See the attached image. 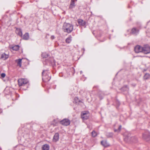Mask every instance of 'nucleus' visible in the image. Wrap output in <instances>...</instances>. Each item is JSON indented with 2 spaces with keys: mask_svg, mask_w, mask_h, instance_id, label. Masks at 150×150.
Returning <instances> with one entry per match:
<instances>
[{
  "mask_svg": "<svg viewBox=\"0 0 150 150\" xmlns=\"http://www.w3.org/2000/svg\"><path fill=\"white\" fill-rule=\"evenodd\" d=\"M121 128H122L121 125H120V126H119L118 129L119 130V132H120V130L121 129Z\"/></svg>",
  "mask_w": 150,
  "mask_h": 150,
  "instance_id": "obj_31",
  "label": "nucleus"
},
{
  "mask_svg": "<svg viewBox=\"0 0 150 150\" xmlns=\"http://www.w3.org/2000/svg\"><path fill=\"white\" fill-rule=\"evenodd\" d=\"M16 33L20 37H22V33L21 29L20 28H16Z\"/></svg>",
  "mask_w": 150,
  "mask_h": 150,
  "instance_id": "obj_16",
  "label": "nucleus"
},
{
  "mask_svg": "<svg viewBox=\"0 0 150 150\" xmlns=\"http://www.w3.org/2000/svg\"><path fill=\"white\" fill-rule=\"evenodd\" d=\"M29 38V34L28 33H25L23 35V38L24 40H28Z\"/></svg>",
  "mask_w": 150,
  "mask_h": 150,
  "instance_id": "obj_20",
  "label": "nucleus"
},
{
  "mask_svg": "<svg viewBox=\"0 0 150 150\" xmlns=\"http://www.w3.org/2000/svg\"><path fill=\"white\" fill-rule=\"evenodd\" d=\"M75 103L80 104V103H83L82 101L79 100L77 97H76L74 98V102Z\"/></svg>",
  "mask_w": 150,
  "mask_h": 150,
  "instance_id": "obj_17",
  "label": "nucleus"
},
{
  "mask_svg": "<svg viewBox=\"0 0 150 150\" xmlns=\"http://www.w3.org/2000/svg\"><path fill=\"white\" fill-rule=\"evenodd\" d=\"M18 148H17L16 149H15V150H18Z\"/></svg>",
  "mask_w": 150,
  "mask_h": 150,
  "instance_id": "obj_36",
  "label": "nucleus"
},
{
  "mask_svg": "<svg viewBox=\"0 0 150 150\" xmlns=\"http://www.w3.org/2000/svg\"><path fill=\"white\" fill-rule=\"evenodd\" d=\"M139 32V30L137 29L136 28H133L131 30V33L133 35H137L138 33Z\"/></svg>",
  "mask_w": 150,
  "mask_h": 150,
  "instance_id": "obj_11",
  "label": "nucleus"
},
{
  "mask_svg": "<svg viewBox=\"0 0 150 150\" xmlns=\"http://www.w3.org/2000/svg\"><path fill=\"white\" fill-rule=\"evenodd\" d=\"M81 116L83 120H86L88 119L89 116V113L88 111L83 112L81 113Z\"/></svg>",
  "mask_w": 150,
  "mask_h": 150,
  "instance_id": "obj_6",
  "label": "nucleus"
},
{
  "mask_svg": "<svg viewBox=\"0 0 150 150\" xmlns=\"http://www.w3.org/2000/svg\"><path fill=\"white\" fill-rule=\"evenodd\" d=\"M21 61L22 59H16V62L17 63V65L20 67H21Z\"/></svg>",
  "mask_w": 150,
  "mask_h": 150,
  "instance_id": "obj_21",
  "label": "nucleus"
},
{
  "mask_svg": "<svg viewBox=\"0 0 150 150\" xmlns=\"http://www.w3.org/2000/svg\"><path fill=\"white\" fill-rule=\"evenodd\" d=\"M121 128H122L121 125H120V126H119L118 129L119 130V132H120V130L121 129Z\"/></svg>",
  "mask_w": 150,
  "mask_h": 150,
  "instance_id": "obj_32",
  "label": "nucleus"
},
{
  "mask_svg": "<svg viewBox=\"0 0 150 150\" xmlns=\"http://www.w3.org/2000/svg\"><path fill=\"white\" fill-rule=\"evenodd\" d=\"M97 135V133L95 131L93 130L92 132V135L93 137H96Z\"/></svg>",
  "mask_w": 150,
  "mask_h": 150,
  "instance_id": "obj_28",
  "label": "nucleus"
},
{
  "mask_svg": "<svg viewBox=\"0 0 150 150\" xmlns=\"http://www.w3.org/2000/svg\"><path fill=\"white\" fill-rule=\"evenodd\" d=\"M106 136L108 137H111L113 136L112 133H108L106 134Z\"/></svg>",
  "mask_w": 150,
  "mask_h": 150,
  "instance_id": "obj_24",
  "label": "nucleus"
},
{
  "mask_svg": "<svg viewBox=\"0 0 150 150\" xmlns=\"http://www.w3.org/2000/svg\"><path fill=\"white\" fill-rule=\"evenodd\" d=\"M134 50L135 52L136 53H138L140 52H142V46L137 45L135 47Z\"/></svg>",
  "mask_w": 150,
  "mask_h": 150,
  "instance_id": "obj_9",
  "label": "nucleus"
},
{
  "mask_svg": "<svg viewBox=\"0 0 150 150\" xmlns=\"http://www.w3.org/2000/svg\"><path fill=\"white\" fill-rule=\"evenodd\" d=\"M6 76V74L5 73H2L1 74L0 78H4Z\"/></svg>",
  "mask_w": 150,
  "mask_h": 150,
  "instance_id": "obj_29",
  "label": "nucleus"
},
{
  "mask_svg": "<svg viewBox=\"0 0 150 150\" xmlns=\"http://www.w3.org/2000/svg\"><path fill=\"white\" fill-rule=\"evenodd\" d=\"M42 150H49L50 146L48 144H45L42 145Z\"/></svg>",
  "mask_w": 150,
  "mask_h": 150,
  "instance_id": "obj_15",
  "label": "nucleus"
},
{
  "mask_svg": "<svg viewBox=\"0 0 150 150\" xmlns=\"http://www.w3.org/2000/svg\"><path fill=\"white\" fill-rule=\"evenodd\" d=\"M18 83L19 86H24L25 85L27 84L28 81L25 79H20L18 80Z\"/></svg>",
  "mask_w": 150,
  "mask_h": 150,
  "instance_id": "obj_4",
  "label": "nucleus"
},
{
  "mask_svg": "<svg viewBox=\"0 0 150 150\" xmlns=\"http://www.w3.org/2000/svg\"><path fill=\"white\" fill-rule=\"evenodd\" d=\"M43 63L44 64L51 65L53 67L55 65V61L52 58H50L48 59H45Z\"/></svg>",
  "mask_w": 150,
  "mask_h": 150,
  "instance_id": "obj_3",
  "label": "nucleus"
},
{
  "mask_svg": "<svg viewBox=\"0 0 150 150\" xmlns=\"http://www.w3.org/2000/svg\"><path fill=\"white\" fill-rule=\"evenodd\" d=\"M134 86H135L136 85V84H134L133 85H132Z\"/></svg>",
  "mask_w": 150,
  "mask_h": 150,
  "instance_id": "obj_35",
  "label": "nucleus"
},
{
  "mask_svg": "<svg viewBox=\"0 0 150 150\" xmlns=\"http://www.w3.org/2000/svg\"><path fill=\"white\" fill-rule=\"evenodd\" d=\"M8 55L6 54L5 53H4L1 54L0 59L3 60H5L8 58Z\"/></svg>",
  "mask_w": 150,
  "mask_h": 150,
  "instance_id": "obj_12",
  "label": "nucleus"
},
{
  "mask_svg": "<svg viewBox=\"0 0 150 150\" xmlns=\"http://www.w3.org/2000/svg\"><path fill=\"white\" fill-rule=\"evenodd\" d=\"M149 74H146L144 76V79L146 80L149 78Z\"/></svg>",
  "mask_w": 150,
  "mask_h": 150,
  "instance_id": "obj_25",
  "label": "nucleus"
},
{
  "mask_svg": "<svg viewBox=\"0 0 150 150\" xmlns=\"http://www.w3.org/2000/svg\"><path fill=\"white\" fill-rule=\"evenodd\" d=\"M142 52L147 54L150 53V47L148 45H145L142 46Z\"/></svg>",
  "mask_w": 150,
  "mask_h": 150,
  "instance_id": "obj_5",
  "label": "nucleus"
},
{
  "mask_svg": "<svg viewBox=\"0 0 150 150\" xmlns=\"http://www.w3.org/2000/svg\"><path fill=\"white\" fill-rule=\"evenodd\" d=\"M101 143L103 146L105 147H106L107 146V145L106 144V142L104 141H102L101 142Z\"/></svg>",
  "mask_w": 150,
  "mask_h": 150,
  "instance_id": "obj_27",
  "label": "nucleus"
},
{
  "mask_svg": "<svg viewBox=\"0 0 150 150\" xmlns=\"http://www.w3.org/2000/svg\"><path fill=\"white\" fill-rule=\"evenodd\" d=\"M114 131L115 132H120L119 131V130H118V129H114Z\"/></svg>",
  "mask_w": 150,
  "mask_h": 150,
  "instance_id": "obj_34",
  "label": "nucleus"
},
{
  "mask_svg": "<svg viewBox=\"0 0 150 150\" xmlns=\"http://www.w3.org/2000/svg\"><path fill=\"white\" fill-rule=\"evenodd\" d=\"M98 95L100 99L101 100L103 98V94L101 91H99L98 93Z\"/></svg>",
  "mask_w": 150,
  "mask_h": 150,
  "instance_id": "obj_22",
  "label": "nucleus"
},
{
  "mask_svg": "<svg viewBox=\"0 0 150 150\" xmlns=\"http://www.w3.org/2000/svg\"><path fill=\"white\" fill-rule=\"evenodd\" d=\"M42 57L43 58H46L48 57V54L46 52H43L42 54Z\"/></svg>",
  "mask_w": 150,
  "mask_h": 150,
  "instance_id": "obj_23",
  "label": "nucleus"
},
{
  "mask_svg": "<svg viewBox=\"0 0 150 150\" xmlns=\"http://www.w3.org/2000/svg\"><path fill=\"white\" fill-rule=\"evenodd\" d=\"M19 48V46L18 45H15L13 46H12L11 47V48L13 50L15 51H18Z\"/></svg>",
  "mask_w": 150,
  "mask_h": 150,
  "instance_id": "obj_19",
  "label": "nucleus"
},
{
  "mask_svg": "<svg viewBox=\"0 0 150 150\" xmlns=\"http://www.w3.org/2000/svg\"><path fill=\"white\" fill-rule=\"evenodd\" d=\"M139 57H142V56H139Z\"/></svg>",
  "mask_w": 150,
  "mask_h": 150,
  "instance_id": "obj_38",
  "label": "nucleus"
},
{
  "mask_svg": "<svg viewBox=\"0 0 150 150\" xmlns=\"http://www.w3.org/2000/svg\"><path fill=\"white\" fill-rule=\"evenodd\" d=\"M143 138L146 141H148L150 140V135L148 132H146L143 134Z\"/></svg>",
  "mask_w": 150,
  "mask_h": 150,
  "instance_id": "obj_8",
  "label": "nucleus"
},
{
  "mask_svg": "<svg viewBox=\"0 0 150 150\" xmlns=\"http://www.w3.org/2000/svg\"><path fill=\"white\" fill-rule=\"evenodd\" d=\"M120 90L122 91H128L129 90V88L127 85H125Z\"/></svg>",
  "mask_w": 150,
  "mask_h": 150,
  "instance_id": "obj_18",
  "label": "nucleus"
},
{
  "mask_svg": "<svg viewBox=\"0 0 150 150\" xmlns=\"http://www.w3.org/2000/svg\"><path fill=\"white\" fill-rule=\"evenodd\" d=\"M71 37H68L66 40V42L68 43H70L71 41Z\"/></svg>",
  "mask_w": 150,
  "mask_h": 150,
  "instance_id": "obj_26",
  "label": "nucleus"
},
{
  "mask_svg": "<svg viewBox=\"0 0 150 150\" xmlns=\"http://www.w3.org/2000/svg\"><path fill=\"white\" fill-rule=\"evenodd\" d=\"M63 29L64 32L69 33L73 31V25L70 23H65L63 25Z\"/></svg>",
  "mask_w": 150,
  "mask_h": 150,
  "instance_id": "obj_1",
  "label": "nucleus"
},
{
  "mask_svg": "<svg viewBox=\"0 0 150 150\" xmlns=\"http://www.w3.org/2000/svg\"><path fill=\"white\" fill-rule=\"evenodd\" d=\"M60 123L62 125L67 126L70 124V120L68 119H64L60 121Z\"/></svg>",
  "mask_w": 150,
  "mask_h": 150,
  "instance_id": "obj_7",
  "label": "nucleus"
},
{
  "mask_svg": "<svg viewBox=\"0 0 150 150\" xmlns=\"http://www.w3.org/2000/svg\"><path fill=\"white\" fill-rule=\"evenodd\" d=\"M59 138V134L58 133H56L54 135L53 139V142H56L58 141Z\"/></svg>",
  "mask_w": 150,
  "mask_h": 150,
  "instance_id": "obj_10",
  "label": "nucleus"
},
{
  "mask_svg": "<svg viewBox=\"0 0 150 150\" xmlns=\"http://www.w3.org/2000/svg\"><path fill=\"white\" fill-rule=\"evenodd\" d=\"M134 139V140L133 141V142H136L137 141V139L136 138H134V137H133L132 138V139Z\"/></svg>",
  "mask_w": 150,
  "mask_h": 150,
  "instance_id": "obj_30",
  "label": "nucleus"
},
{
  "mask_svg": "<svg viewBox=\"0 0 150 150\" xmlns=\"http://www.w3.org/2000/svg\"><path fill=\"white\" fill-rule=\"evenodd\" d=\"M77 22L79 25L83 26H85L86 24V21L82 19H79Z\"/></svg>",
  "mask_w": 150,
  "mask_h": 150,
  "instance_id": "obj_13",
  "label": "nucleus"
},
{
  "mask_svg": "<svg viewBox=\"0 0 150 150\" xmlns=\"http://www.w3.org/2000/svg\"><path fill=\"white\" fill-rule=\"evenodd\" d=\"M50 73L48 72V70H43L42 72V79L45 82H47L49 81L51 79V76L50 75Z\"/></svg>",
  "mask_w": 150,
  "mask_h": 150,
  "instance_id": "obj_2",
  "label": "nucleus"
},
{
  "mask_svg": "<svg viewBox=\"0 0 150 150\" xmlns=\"http://www.w3.org/2000/svg\"><path fill=\"white\" fill-rule=\"evenodd\" d=\"M55 37L53 35H52L51 37V39L52 40H53L54 39Z\"/></svg>",
  "mask_w": 150,
  "mask_h": 150,
  "instance_id": "obj_33",
  "label": "nucleus"
},
{
  "mask_svg": "<svg viewBox=\"0 0 150 150\" xmlns=\"http://www.w3.org/2000/svg\"><path fill=\"white\" fill-rule=\"evenodd\" d=\"M128 7L129 8H130V6H128Z\"/></svg>",
  "mask_w": 150,
  "mask_h": 150,
  "instance_id": "obj_37",
  "label": "nucleus"
},
{
  "mask_svg": "<svg viewBox=\"0 0 150 150\" xmlns=\"http://www.w3.org/2000/svg\"><path fill=\"white\" fill-rule=\"evenodd\" d=\"M76 1L77 0H71L69 6V8L72 9L75 6V1Z\"/></svg>",
  "mask_w": 150,
  "mask_h": 150,
  "instance_id": "obj_14",
  "label": "nucleus"
}]
</instances>
